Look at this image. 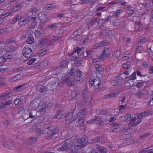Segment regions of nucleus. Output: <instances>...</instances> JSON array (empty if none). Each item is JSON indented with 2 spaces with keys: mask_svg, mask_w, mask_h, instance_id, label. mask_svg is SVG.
I'll use <instances>...</instances> for the list:
<instances>
[{
  "mask_svg": "<svg viewBox=\"0 0 153 153\" xmlns=\"http://www.w3.org/2000/svg\"><path fill=\"white\" fill-rule=\"evenodd\" d=\"M82 71L78 69H75L74 68H72L71 69L70 72L68 73V74L71 77H73L75 80L80 81L82 79Z\"/></svg>",
  "mask_w": 153,
  "mask_h": 153,
  "instance_id": "obj_1",
  "label": "nucleus"
},
{
  "mask_svg": "<svg viewBox=\"0 0 153 153\" xmlns=\"http://www.w3.org/2000/svg\"><path fill=\"white\" fill-rule=\"evenodd\" d=\"M44 130L46 132V134H48V137H50L55 136L59 131V129L57 128H54L52 126L47 128Z\"/></svg>",
  "mask_w": 153,
  "mask_h": 153,
  "instance_id": "obj_2",
  "label": "nucleus"
},
{
  "mask_svg": "<svg viewBox=\"0 0 153 153\" xmlns=\"http://www.w3.org/2000/svg\"><path fill=\"white\" fill-rule=\"evenodd\" d=\"M89 82L91 85V86L93 85L95 91L97 92L96 89H98L100 87L101 81L100 79L97 77L94 79H91V80H90Z\"/></svg>",
  "mask_w": 153,
  "mask_h": 153,
  "instance_id": "obj_3",
  "label": "nucleus"
},
{
  "mask_svg": "<svg viewBox=\"0 0 153 153\" xmlns=\"http://www.w3.org/2000/svg\"><path fill=\"white\" fill-rule=\"evenodd\" d=\"M22 53L26 58H31L33 55L31 49L28 47H25L22 50Z\"/></svg>",
  "mask_w": 153,
  "mask_h": 153,
  "instance_id": "obj_4",
  "label": "nucleus"
},
{
  "mask_svg": "<svg viewBox=\"0 0 153 153\" xmlns=\"http://www.w3.org/2000/svg\"><path fill=\"white\" fill-rule=\"evenodd\" d=\"M31 19V17L30 16H27L25 18L21 16L18 21V24L21 27H24L30 21Z\"/></svg>",
  "mask_w": 153,
  "mask_h": 153,
  "instance_id": "obj_5",
  "label": "nucleus"
},
{
  "mask_svg": "<svg viewBox=\"0 0 153 153\" xmlns=\"http://www.w3.org/2000/svg\"><path fill=\"white\" fill-rule=\"evenodd\" d=\"M52 106L51 103L47 104V103H45L42 106V107L40 108L39 111L42 114H44L46 111L47 109L51 108Z\"/></svg>",
  "mask_w": 153,
  "mask_h": 153,
  "instance_id": "obj_6",
  "label": "nucleus"
},
{
  "mask_svg": "<svg viewBox=\"0 0 153 153\" xmlns=\"http://www.w3.org/2000/svg\"><path fill=\"white\" fill-rule=\"evenodd\" d=\"M69 76L68 74L65 76V78L64 79V81L65 83L67 84L69 87L75 86V83L73 81H71L70 78L68 77Z\"/></svg>",
  "mask_w": 153,
  "mask_h": 153,
  "instance_id": "obj_7",
  "label": "nucleus"
},
{
  "mask_svg": "<svg viewBox=\"0 0 153 153\" xmlns=\"http://www.w3.org/2000/svg\"><path fill=\"white\" fill-rule=\"evenodd\" d=\"M3 146L5 147L12 150L15 149L16 148V146L13 142H5L3 143Z\"/></svg>",
  "mask_w": 153,
  "mask_h": 153,
  "instance_id": "obj_8",
  "label": "nucleus"
},
{
  "mask_svg": "<svg viewBox=\"0 0 153 153\" xmlns=\"http://www.w3.org/2000/svg\"><path fill=\"white\" fill-rule=\"evenodd\" d=\"M74 146V144L72 141H70L69 143L67 145H65L64 146H62L58 149V150L62 151H67L71 149V147Z\"/></svg>",
  "mask_w": 153,
  "mask_h": 153,
  "instance_id": "obj_9",
  "label": "nucleus"
},
{
  "mask_svg": "<svg viewBox=\"0 0 153 153\" xmlns=\"http://www.w3.org/2000/svg\"><path fill=\"white\" fill-rule=\"evenodd\" d=\"M13 13L12 10L7 12H5L4 10H0V16L2 18L5 17L10 15Z\"/></svg>",
  "mask_w": 153,
  "mask_h": 153,
  "instance_id": "obj_10",
  "label": "nucleus"
},
{
  "mask_svg": "<svg viewBox=\"0 0 153 153\" xmlns=\"http://www.w3.org/2000/svg\"><path fill=\"white\" fill-rule=\"evenodd\" d=\"M12 96L11 92H6L1 94L0 95V99H4L6 100L10 98Z\"/></svg>",
  "mask_w": 153,
  "mask_h": 153,
  "instance_id": "obj_11",
  "label": "nucleus"
},
{
  "mask_svg": "<svg viewBox=\"0 0 153 153\" xmlns=\"http://www.w3.org/2000/svg\"><path fill=\"white\" fill-rule=\"evenodd\" d=\"M64 111V110L63 109H60L58 110L54 116V118L58 119L63 118Z\"/></svg>",
  "mask_w": 153,
  "mask_h": 153,
  "instance_id": "obj_12",
  "label": "nucleus"
},
{
  "mask_svg": "<svg viewBox=\"0 0 153 153\" xmlns=\"http://www.w3.org/2000/svg\"><path fill=\"white\" fill-rule=\"evenodd\" d=\"M27 83H25L22 85L18 86L15 87L13 89V91H15L16 92L22 91L27 88L26 86Z\"/></svg>",
  "mask_w": 153,
  "mask_h": 153,
  "instance_id": "obj_13",
  "label": "nucleus"
},
{
  "mask_svg": "<svg viewBox=\"0 0 153 153\" xmlns=\"http://www.w3.org/2000/svg\"><path fill=\"white\" fill-rule=\"evenodd\" d=\"M95 51L92 50H86L85 51V53L83 52V55L85 57L87 56H91L92 58L94 55V53Z\"/></svg>",
  "mask_w": 153,
  "mask_h": 153,
  "instance_id": "obj_14",
  "label": "nucleus"
},
{
  "mask_svg": "<svg viewBox=\"0 0 153 153\" xmlns=\"http://www.w3.org/2000/svg\"><path fill=\"white\" fill-rule=\"evenodd\" d=\"M98 19L95 18L92 19L91 20L88 22V25H91L92 26H95L98 25L99 23V22L97 21Z\"/></svg>",
  "mask_w": 153,
  "mask_h": 153,
  "instance_id": "obj_15",
  "label": "nucleus"
},
{
  "mask_svg": "<svg viewBox=\"0 0 153 153\" xmlns=\"http://www.w3.org/2000/svg\"><path fill=\"white\" fill-rule=\"evenodd\" d=\"M111 51L108 48H105L103 50L101 56L102 57H108L110 54Z\"/></svg>",
  "mask_w": 153,
  "mask_h": 153,
  "instance_id": "obj_16",
  "label": "nucleus"
},
{
  "mask_svg": "<svg viewBox=\"0 0 153 153\" xmlns=\"http://www.w3.org/2000/svg\"><path fill=\"white\" fill-rule=\"evenodd\" d=\"M109 44V42L106 41L104 40L101 41L98 45H96L94 47L93 49H98L99 48L103 46L108 45Z\"/></svg>",
  "mask_w": 153,
  "mask_h": 153,
  "instance_id": "obj_17",
  "label": "nucleus"
},
{
  "mask_svg": "<svg viewBox=\"0 0 153 153\" xmlns=\"http://www.w3.org/2000/svg\"><path fill=\"white\" fill-rule=\"evenodd\" d=\"M39 44L40 45H44L46 46H50L52 44L51 40H49L47 39L42 40Z\"/></svg>",
  "mask_w": 153,
  "mask_h": 153,
  "instance_id": "obj_18",
  "label": "nucleus"
},
{
  "mask_svg": "<svg viewBox=\"0 0 153 153\" xmlns=\"http://www.w3.org/2000/svg\"><path fill=\"white\" fill-rule=\"evenodd\" d=\"M78 142H79L80 144H81V145L79 146H77L78 147V148L79 149H80L84 146L85 145L83 144L84 143H86L88 142V140L86 139L83 137L79 139L78 140Z\"/></svg>",
  "mask_w": 153,
  "mask_h": 153,
  "instance_id": "obj_19",
  "label": "nucleus"
},
{
  "mask_svg": "<svg viewBox=\"0 0 153 153\" xmlns=\"http://www.w3.org/2000/svg\"><path fill=\"white\" fill-rule=\"evenodd\" d=\"M36 18L37 17H36L31 18V19L30 21L31 22V25L29 26V28L30 29L34 28L37 25V22L36 20Z\"/></svg>",
  "mask_w": 153,
  "mask_h": 153,
  "instance_id": "obj_20",
  "label": "nucleus"
},
{
  "mask_svg": "<svg viewBox=\"0 0 153 153\" xmlns=\"http://www.w3.org/2000/svg\"><path fill=\"white\" fill-rule=\"evenodd\" d=\"M135 115L137 117V119H138L147 117L149 115V113L148 112L146 111L142 113L137 114Z\"/></svg>",
  "mask_w": 153,
  "mask_h": 153,
  "instance_id": "obj_21",
  "label": "nucleus"
},
{
  "mask_svg": "<svg viewBox=\"0 0 153 153\" xmlns=\"http://www.w3.org/2000/svg\"><path fill=\"white\" fill-rule=\"evenodd\" d=\"M73 112L72 111L66 113L64 117L66 121H68L71 119L73 117Z\"/></svg>",
  "mask_w": 153,
  "mask_h": 153,
  "instance_id": "obj_22",
  "label": "nucleus"
},
{
  "mask_svg": "<svg viewBox=\"0 0 153 153\" xmlns=\"http://www.w3.org/2000/svg\"><path fill=\"white\" fill-rule=\"evenodd\" d=\"M95 112L98 115H105L108 114V111L106 110L102 109H97Z\"/></svg>",
  "mask_w": 153,
  "mask_h": 153,
  "instance_id": "obj_23",
  "label": "nucleus"
},
{
  "mask_svg": "<svg viewBox=\"0 0 153 153\" xmlns=\"http://www.w3.org/2000/svg\"><path fill=\"white\" fill-rule=\"evenodd\" d=\"M39 100L36 99L33 100L30 103V105L32 107L36 108L39 106L38 103Z\"/></svg>",
  "mask_w": 153,
  "mask_h": 153,
  "instance_id": "obj_24",
  "label": "nucleus"
},
{
  "mask_svg": "<svg viewBox=\"0 0 153 153\" xmlns=\"http://www.w3.org/2000/svg\"><path fill=\"white\" fill-rule=\"evenodd\" d=\"M36 136H39L42 134H46V132L45 131L44 129L43 130H41L40 128H37L36 130Z\"/></svg>",
  "mask_w": 153,
  "mask_h": 153,
  "instance_id": "obj_25",
  "label": "nucleus"
},
{
  "mask_svg": "<svg viewBox=\"0 0 153 153\" xmlns=\"http://www.w3.org/2000/svg\"><path fill=\"white\" fill-rule=\"evenodd\" d=\"M97 147L96 149L99 151L101 153H107V150L106 149L102 146H99L97 144Z\"/></svg>",
  "mask_w": 153,
  "mask_h": 153,
  "instance_id": "obj_26",
  "label": "nucleus"
},
{
  "mask_svg": "<svg viewBox=\"0 0 153 153\" xmlns=\"http://www.w3.org/2000/svg\"><path fill=\"white\" fill-rule=\"evenodd\" d=\"M16 49V47H13L12 46H7L5 48V50L8 52H13L15 51Z\"/></svg>",
  "mask_w": 153,
  "mask_h": 153,
  "instance_id": "obj_27",
  "label": "nucleus"
},
{
  "mask_svg": "<svg viewBox=\"0 0 153 153\" xmlns=\"http://www.w3.org/2000/svg\"><path fill=\"white\" fill-rule=\"evenodd\" d=\"M37 113V111L35 110L31 111L29 113V117L28 118L32 119L36 117Z\"/></svg>",
  "mask_w": 153,
  "mask_h": 153,
  "instance_id": "obj_28",
  "label": "nucleus"
},
{
  "mask_svg": "<svg viewBox=\"0 0 153 153\" xmlns=\"http://www.w3.org/2000/svg\"><path fill=\"white\" fill-rule=\"evenodd\" d=\"M56 7V6L55 4H48L46 5L45 8L48 10L53 9Z\"/></svg>",
  "mask_w": 153,
  "mask_h": 153,
  "instance_id": "obj_29",
  "label": "nucleus"
},
{
  "mask_svg": "<svg viewBox=\"0 0 153 153\" xmlns=\"http://www.w3.org/2000/svg\"><path fill=\"white\" fill-rule=\"evenodd\" d=\"M68 65V63L66 61H64L61 62L59 65L60 68L62 69L66 68Z\"/></svg>",
  "mask_w": 153,
  "mask_h": 153,
  "instance_id": "obj_30",
  "label": "nucleus"
},
{
  "mask_svg": "<svg viewBox=\"0 0 153 153\" xmlns=\"http://www.w3.org/2000/svg\"><path fill=\"white\" fill-rule=\"evenodd\" d=\"M92 100V98L90 97H84L83 101L85 102V104L88 105Z\"/></svg>",
  "mask_w": 153,
  "mask_h": 153,
  "instance_id": "obj_31",
  "label": "nucleus"
},
{
  "mask_svg": "<svg viewBox=\"0 0 153 153\" xmlns=\"http://www.w3.org/2000/svg\"><path fill=\"white\" fill-rule=\"evenodd\" d=\"M103 141L102 137L99 136L95 139L93 140L92 143H100L101 142Z\"/></svg>",
  "mask_w": 153,
  "mask_h": 153,
  "instance_id": "obj_32",
  "label": "nucleus"
},
{
  "mask_svg": "<svg viewBox=\"0 0 153 153\" xmlns=\"http://www.w3.org/2000/svg\"><path fill=\"white\" fill-rule=\"evenodd\" d=\"M22 7L21 4L19 3L16 5L12 9L13 13L16 12L17 10L20 9Z\"/></svg>",
  "mask_w": 153,
  "mask_h": 153,
  "instance_id": "obj_33",
  "label": "nucleus"
},
{
  "mask_svg": "<svg viewBox=\"0 0 153 153\" xmlns=\"http://www.w3.org/2000/svg\"><path fill=\"white\" fill-rule=\"evenodd\" d=\"M122 54V53L119 51H117L114 52L112 55V56L114 58H118Z\"/></svg>",
  "mask_w": 153,
  "mask_h": 153,
  "instance_id": "obj_34",
  "label": "nucleus"
},
{
  "mask_svg": "<svg viewBox=\"0 0 153 153\" xmlns=\"http://www.w3.org/2000/svg\"><path fill=\"white\" fill-rule=\"evenodd\" d=\"M74 62H75V65L76 66H79L82 65V60H78V58L75 57V58L74 59Z\"/></svg>",
  "mask_w": 153,
  "mask_h": 153,
  "instance_id": "obj_35",
  "label": "nucleus"
},
{
  "mask_svg": "<svg viewBox=\"0 0 153 153\" xmlns=\"http://www.w3.org/2000/svg\"><path fill=\"white\" fill-rule=\"evenodd\" d=\"M84 117H82L81 118H77L78 119V126L80 127H82L83 126L84 122L83 120L84 119Z\"/></svg>",
  "mask_w": 153,
  "mask_h": 153,
  "instance_id": "obj_36",
  "label": "nucleus"
},
{
  "mask_svg": "<svg viewBox=\"0 0 153 153\" xmlns=\"http://www.w3.org/2000/svg\"><path fill=\"white\" fill-rule=\"evenodd\" d=\"M13 101V100H8V101H6L5 103H4L3 102V107H4V108H8V107H9V108H10V106H7V107H6V106L7 105H10L12 103V102Z\"/></svg>",
  "mask_w": 153,
  "mask_h": 153,
  "instance_id": "obj_37",
  "label": "nucleus"
},
{
  "mask_svg": "<svg viewBox=\"0 0 153 153\" xmlns=\"http://www.w3.org/2000/svg\"><path fill=\"white\" fill-rule=\"evenodd\" d=\"M38 10L39 9L38 6H34L29 10V12L33 14L37 13Z\"/></svg>",
  "mask_w": 153,
  "mask_h": 153,
  "instance_id": "obj_38",
  "label": "nucleus"
},
{
  "mask_svg": "<svg viewBox=\"0 0 153 153\" xmlns=\"http://www.w3.org/2000/svg\"><path fill=\"white\" fill-rule=\"evenodd\" d=\"M136 73L134 72L131 76L126 78L125 79H127L129 80H134L136 79Z\"/></svg>",
  "mask_w": 153,
  "mask_h": 153,
  "instance_id": "obj_39",
  "label": "nucleus"
},
{
  "mask_svg": "<svg viewBox=\"0 0 153 153\" xmlns=\"http://www.w3.org/2000/svg\"><path fill=\"white\" fill-rule=\"evenodd\" d=\"M95 68L99 72H102L103 70L102 67L100 65L96 64L95 65Z\"/></svg>",
  "mask_w": 153,
  "mask_h": 153,
  "instance_id": "obj_40",
  "label": "nucleus"
},
{
  "mask_svg": "<svg viewBox=\"0 0 153 153\" xmlns=\"http://www.w3.org/2000/svg\"><path fill=\"white\" fill-rule=\"evenodd\" d=\"M121 12V10H117L116 12L113 14V16H114L115 17L117 18L119 17V15L120 14Z\"/></svg>",
  "mask_w": 153,
  "mask_h": 153,
  "instance_id": "obj_41",
  "label": "nucleus"
},
{
  "mask_svg": "<svg viewBox=\"0 0 153 153\" xmlns=\"http://www.w3.org/2000/svg\"><path fill=\"white\" fill-rule=\"evenodd\" d=\"M85 114V112L83 110H81L77 114V118H81L82 117H84V115Z\"/></svg>",
  "mask_w": 153,
  "mask_h": 153,
  "instance_id": "obj_42",
  "label": "nucleus"
},
{
  "mask_svg": "<svg viewBox=\"0 0 153 153\" xmlns=\"http://www.w3.org/2000/svg\"><path fill=\"white\" fill-rule=\"evenodd\" d=\"M131 115L130 114H127L126 116L124 115V118L123 120V121L128 122V119L131 118Z\"/></svg>",
  "mask_w": 153,
  "mask_h": 153,
  "instance_id": "obj_43",
  "label": "nucleus"
},
{
  "mask_svg": "<svg viewBox=\"0 0 153 153\" xmlns=\"http://www.w3.org/2000/svg\"><path fill=\"white\" fill-rule=\"evenodd\" d=\"M34 42V39L33 37H29L27 40L26 42L29 44H32Z\"/></svg>",
  "mask_w": 153,
  "mask_h": 153,
  "instance_id": "obj_44",
  "label": "nucleus"
},
{
  "mask_svg": "<svg viewBox=\"0 0 153 153\" xmlns=\"http://www.w3.org/2000/svg\"><path fill=\"white\" fill-rule=\"evenodd\" d=\"M3 57L5 58V59H12L13 57V56L12 54H8V53H6V54L3 55Z\"/></svg>",
  "mask_w": 153,
  "mask_h": 153,
  "instance_id": "obj_45",
  "label": "nucleus"
},
{
  "mask_svg": "<svg viewBox=\"0 0 153 153\" xmlns=\"http://www.w3.org/2000/svg\"><path fill=\"white\" fill-rule=\"evenodd\" d=\"M47 91V88L46 86L42 85L40 87L39 91L40 93H43Z\"/></svg>",
  "mask_w": 153,
  "mask_h": 153,
  "instance_id": "obj_46",
  "label": "nucleus"
},
{
  "mask_svg": "<svg viewBox=\"0 0 153 153\" xmlns=\"http://www.w3.org/2000/svg\"><path fill=\"white\" fill-rule=\"evenodd\" d=\"M15 39L13 38H11L7 40L5 43L7 45L11 44L15 42Z\"/></svg>",
  "mask_w": 153,
  "mask_h": 153,
  "instance_id": "obj_47",
  "label": "nucleus"
},
{
  "mask_svg": "<svg viewBox=\"0 0 153 153\" xmlns=\"http://www.w3.org/2000/svg\"><path fill=\"white\" fill-rule=\"evenodd\" d=\"M127 62H126L125 63L123 64L122 67L124 68H125L126 69H129L131 67V65L128 64Z\"/></svg>",
  "mask_w": 153,
  "mask_h": 153,
  "instance_id": "obj_48",
  "label": "nucleus"
},
{
  "mask_svg": "<svg viewBox=\"0 0 153 153\" xmlns=\"http://www.w3.org/2000/svg\"><path fill=\"white\" fill-rule=\"evenodd\" d=\"M145 81H143L142 82H140L137 83L136 87L139 89H140L141 88L142 86L144 85V84L145 82Z\"/></svg>",
  "mask_w": 153,
  "mask_h": 153,
  "instance_id": "obj_49",
  "label": "nucleus"
},
{
  "mask_svg": "<svg viewBox=\"0 0 153 153\" xmlns=\"http://www.w3.org/2000/svg\"><path fill=\"white\" fill-rule=\"evenodd\" d=\"M38 17L39 18V20L40 21H42L43 20V18H46V16L45 14H42L41 13H39L38 15Z\"/></svg>",
  "mask_w": 153,
  "mask_h": 153,
  "instance_id": "obj_50",
  "label": "nucleus"
},
{
  "mask_svg": "<svg viewBox=\"0 0 153 153\" xmlns=\"http://www.w3.org/2000/svg\"><path fill=\"white\" fill-rule=\"evenodd\" d=\"M146 41V39L145 37H141L138 40V43H145Z\"/></svg>",
  "mask_w": 153,
  "mask_h": 153,
  "instance_id": "obj_51",
  "label": "nucleus"
},
{
  "mask_svg": "<svg viewBox=\"0 0 153 153\" xmlns=\"http://www.w3.org/2000/svg\"><path fill=\"white\" fill-rule=\"evenodd\" d=\"M143 47L139 46L136 48V52L138 53H141L143 52Z\"/></svg>",
  "mask_w": 153,
  "mask_h": 153,
  "instance_id": "obj_52",
  "label": "nucleus"
},
{
  "mask_svg": "<svg viewBox=\"0 0 153 153\" xmlns=\"http://www.w3.org/2000/svg\"><path fill=\"white\" fill-rule=\"evenodd\" d=\"M37 141V138L36 137H31L30 138L29 142L30 144H33Z\"/></svg>",
  "mask_w": 153,
  "mask_h": 153,
  "instance_id": "obj_53",
  "label": "nucleus"
},
{
  "mask_svg": "<svg viewBox=\"0 0 153 153\" xmlns=\"http://www.w3.org/2000/svg\"><path fill=\"white\" fill-rule=\"evenodd\" d=\"M151 148L150 147H149L148 148H146L145 149H142L140 150V151L138 153H145L147 152H148L149 150H151V149H149V148Z\"/></svg>",
  "mask_w": 153,
  "mask_h": 153,
  "instance_id": "obj_54",
  "label": "nucleus"
},
{
  "mask_svg": "<svg viewBox=\"0 0 153 153\" xmlns=\"http://www.w3.org/2000/svg\"><path fill=\"white\" fill-rule=\"evenodd\" d=\"M35 34L37 38H39L41 35V33L40 31L37 30L35 31Z\"/></svg>",
  "mask_w": 153,
  "mask_h": 153,
  "instance_id": "obj_55",
  "label": "nucleus"
},
{
  "mask_svg": "<svg viewBox=\"0 0 153 153\" xmlns=\"http://www.w3.org/2000/svg\"><path fill=\"white\" fill-rule=\"evenodd\" d=\"M135 95L137 97H141L143 96L142 92L141 90L137 91Z\"/></svg>",
  "mask_w": 153,
  "mask_h": 153,
  "instance_id": "obj_56",
  "label": "nucleus"
},
{
  "mask_svg": "<svg viewBox=\"0 0 153 153\" xmlns=\"http://www.w3.org/2000/svg\"><path fill=\"white\" fill-rule=\"evenodd\" d=\"M88 40V39L87 38H83L82 39L80 40V43L82 44H84L87 43Z\"/></svg>",
  "mask_w": 153,
  "mask_h": 153,
  "instance_id": "obj_57",
  "label": "nucleus"
},
{
  "mask_svg": "<svg viewBox=\"0 0 153 153\" xmlns=\"http://www.w3.org/2000/svg\"><path fill=\"white\" fill-rule=\"evenodd\" d=\"M112 23L115 26H118L120 24L119 20H112Z\"/></svg>",
  "mask_w": 153,
  "mask_h": 153,
  "instance_id": "obj_58",
  "label": "nucleus"
},
{
  "mask_svg": "<svg viewBox=\"0 0 153 153\" xmlns=\"http://www.w3.org/2000/svg\"><path fill=\"white\" fill-rule=\"evenodd\" d=\"M80 1L85 4L91 3L93 2V0H80Z\"/></svg>",
  "mask_w": 153,
  "mask_h": 153,
  "instance_id": "obj_59",
  "label": "nucleus"
},
{
  "mask_svg": "<svg viewBox=\"0 0 153 153\" xmlns=\"http://www.w3.org/2000/svg\"><path fill=\"white\" fill-rule=\"evenodd\" d=\"M25 70L24 67H20L18 68H16L15 69V71L18 72L19 71H23Z\"/></svg>",
  "mask_w": 153,
  "mask_h": 153,
  "instance_id": "obj_60",
  "label": "nucleus"
},
{
  "mask_svg": "<svg viewBox=\"0 0 153 153\" xmlns=\"http://www.w3.org/2000/svg\"><path fill=\"white\" fill-rule=\"evenodd\" d=\"M111 16H108L106 18L103 19L102 20V23H104L106 22H108L111 19Z\"/></svg>",
  "mask_w": 153,
  "mask_h": 153,
  "instance_id": "obj_61",
  "label": "nucleus"
},
{
  "mask_svg": "<svg viewBox=\"0 0 153 153\" xmlns=\"http://www.w3.org/2000/svg\"><path fill=\"white\" fill-rule=\"evenodd\" d=\"M36 60V59L35 58H32L27 62V64L29 65H30L34 62Z\"/></svg>",
  "mask_w": 153,
  "mask_h": 153,
  "instance_id": "obj_62",
  "label": "nucleus"
},
{
  "mask_svg": "<svg viewBox=\"0 0 153 153\" xmlns=\"http://www.w3.org/2000/svg\"><path fill=\"white\" fill-rule=\"evenodd\" d=\"M131 54H127L124 55L122 58H125V59H130L131 57Z\"/></svg>",
  "mask_w": 153,
  "mask_h": 153,
  "instance_id": "obj_63",
  "label": "nucleus"
},
{
  "mask_svg": "<svg viewBox=\"0 0 153 153\" xmlns=\"http://www.w3.org/2000/svg\"><path fill=\"white\" fill-rule=\"evenodd\" d=\"M74 147H71V149H70L69 151V153H78V151L75 150L73 149V148H74Z\"/></svg>",
  "mask_w": 153,
  "mask_h": 153,
  "instance_id": "obj_64",
  "label": "nucleus"
}]
</instances>
